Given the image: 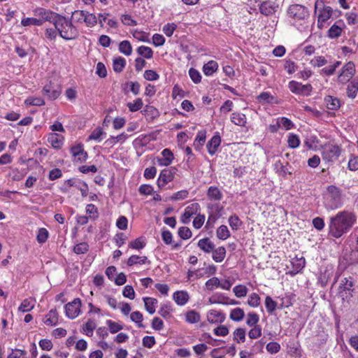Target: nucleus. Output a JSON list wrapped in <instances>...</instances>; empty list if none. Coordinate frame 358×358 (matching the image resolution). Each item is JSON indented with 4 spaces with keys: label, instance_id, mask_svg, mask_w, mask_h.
I'll return each mask as SVG.
<instances>
[{
    "label": "nucleus",
    "instance_id": "nucleus-35",
    "mask_svg": "<svg viewBox=\"0 0 358 358\" xmlns=\"http://www.w3.org/2000/svg\"><path fill=\"white\" fill-rule=\"evenodd\" d=\"M126 64V60L123 57H118L113 60V70L117 73H120L123 71Z\"/></svg>",
    "mask_w": 358,
    "mask_h": 358
},
{
    "label": "nucleus",
    "instance_id": "nucleus-9",
    "mask_svg": "<svg viewBox=\"0 0 358 358\" xmlns=\"http://www.w3.org/2000/svg\"><path fill=\"white\" fill-rule=\"evenodd\" d=\"M55 25V29L57 30L59 36L64 39H67V31L65 29L67 26V20L66 17L57 15L54 20L52 22Z\"/></svg>",
    "mask_w": 358,
    "mask_h": 358
},
{
    "label": "nucleus",
    "instance_id": "nucleus-52",
    "mask_svg": "<svg viewBox=\"0 0 358 358\" xmlns=\"http://www.w3.org/2000/svg\"><path fill=\"white\" fill-rule=\"evenodd\" d=\"M178 236L184 240L189 239L192 236V231L189 228L187 227H181L178 229Z\"/></svg>",
    "mask_w": 358,
    "mask_h": 358
},
{
    "label": "nucleus",
    "instance_id": "nucleus-49",
    "mask_svg": "<svg viewBox=\"0 0 358 358\" xmlns=\"http://www.w3.org/2000/svg\"><path fill=\"white\" fill-rule=\"evenodd\" d=\"M233 291L237 297L241 298L246 296L248 288L245 285H238L234 287Z\"/></svg>",
    "mask_w": 358,
    "mask_h": 358
},
{
    "label": "nucleus",
    "instance_id": "nucleus-64",
    "mask_svg": "<svg viewBox=\"0 0 358 358\" xmlns=\"http://www.w3.org/2000/svg\"><path fill=\"white\" fill-rule=\"evenodd\" d=\"M26 352L20 349L12 350L7 358H24Z\"/></svg>",
    "mask_w": 358,
    "mask_h": 358
},
{
    "label": "nucleus",
    "instance_id": "nucleus-20",
    "mask_svg": "<svg viewBox=\"0 0 358 358\" xmlns=\"http://www.w3.org/2000/svg\"><path fill=\"white\" fill-rule=\"evenodd\" d=\"M324 101L326 103L327 108L329 110H336L341 106L340 100L332 96H327L324 98Z\"/></svg>",
    "mask_w": 358,
    "mask_h": 358
},
{
    "label": "nucleus",
    "instance_id": "nucleus-32",
    "mask_svg": "<svg viewBox=\"0 0 358 358\" xmlns=\"http://www.w3.org/2000/svg\"><path fill=\"white\" fill-rule=\"evenodd\" d=\"M81 301L80 299H75L72 302H69V313H80Z\"/></svg>",
    "mask_w": 358,
    "mask_h": 358
},
{
    "label": "nucleus",
    "instance_id": "nucleus-61",
    "mask_svg": "<svg viewBox=\"0 0 358 358\" xmlns=\"http://www.w3.org/2000/svg\"><path fill=\"white\" fill-rule=\"evenodd\" d=\"M177 26L174 23H168L163 27V31L167 36H171Z\"/></svg>",
    "mask_w": 358,
    "mask_h": 358
},
{
    "label": "nucleus",
    "instance_id": "nucleus-14",
    "mask_svg": "<svg viewBox=\"0 0 358 358\" xmlns=\"http://www.w3.org/2000/svg\"><path fill=\"white\" fill-rule=\"evenodd\" d=\"M108 303L114 310H120L123 313H128L131 310V307L127 303H117L116 299L112 297H108Z\"/></svg>",
    "mask_w": 358,
    "mask_h": 358
},
{
    "label": "nucleus",
    "instance_id": "nucleus-41",
    "mask_svg": "<svg viewBox=\"0 0 358 358\" xmlns=\"http://www.w3.org/2000/svg\"><path fill=\"white\" fill-rule=\"evenodd\" d=\"M143 103L141 99H136L134 103L129 102L127 106L131 112L139 110L143 107Z\"/></svg>",
    "mask_w": 358,
    "mask_h": 358
},
{
    "label": "nucleus",
    "instance_id": "nucleus-27",
    "mask_svg": "<svg viewBox=\"0 0 358 358\" xmlns=\"http://www.w3.org/2000/svg\"><path fill=\"white\" fill-rule=\"evenodd\" d=\"M231 120L238 126L244 127L246 124V116L241 113H233Z\"/></svg>",
    "mask_w": 358,
    "mask_h": 358
},
{
    "label": "nucleus",
    "instance_id": "nucleus-59",
    "mask_svg": "<svg viewBox=\"0 0 358 358\" xmlns=\"http://www.w3.org/2000/svg\"><path fill=\"white\" fill-rule=\"evenodd\" d=\"M248 303L252 307L258 306L260 303L259 296L256 293H252L250 295Z\"/></svg>",
    "mask_w": 358,
    "mask_h": 358
},
{
    "label": "nucleus",
    "instance_id": "nucleus-5",
    "mask_svg": "<svg viewBox=\"0 0 358 358\" xmlns=\"http://www.w3.org/2000/svg\"><path fill=\"white\" fill-rule=\"evenodd\" d=\"M71 153L72 155V161L74 163H83L87 160L88 157L87 152L84 150L83 145L81 143L72 146L71 148Z\"/></svg>",
    "mask_w": 358,
    "mask_h": 358
},
{
    "label": "nucleus",
    "instance_id": "nucleus-6",
    "mask_svg": "<svg viewBox=\"0 0 358 358\" xmlns=\"http://www.w3.org/2000/svg\"><path fill=\"white\" fill-rule=\"evenodd\" d=\"M341 154V149L336 145H326L323 148L322 158L327 162H332L339 157Z\"/></svg>",
    "mask_w": 358,
    "mask_h": 358
},
{
    "label": "nucleus",
    "instance_id": "nucleus-16",
    "mask_svg": "<svg viewBox=\"0 0 358 358\" xmlns=\"http://www.w3.org/2000/svg\"><path fill=\"white\" fill-rule=\"evenodd\" d=\"M162 155L163 157L157 159L158 164L165 166L170 165L174 158L172 152L169 149L166 148L162 150Z\"/></svg>",
    "mask_w": 358,
    "mask_h": 358
},
{
    "label": "nucleus",
    "instance_id": "nucleus-28",
    "mask_svg": "<svg viewBox=\"0 0 358 358\" xmlns=\"http://www.w3.org/2000/svg\"><path fill=\"white\" fill-rule=\"evenodd\" d=\"M207 195L210 199L215 201H220L222 197V194L220 189L217 187L213 186L208 188Z\"/></svg>",
    "mask_w": 358,
    "mask_h": 358
},
{
    "label": "nucleus",
    "instance_id": "nucleus-60",
    "mask_svg": "<svg viewBox=\"0 0 358 358\" xmlns=\"http://www.w3.org/2000/svg\"><path fill=\"white\" fill-rule=\"evenodd\" d=\"M143 345L148 348H152L156 341L154 336H145L143 338Z\"/></svg>",
    "mask_w": 358,
    "mask_h": 358
},
{
    "label": "nucleus",
    "instance_id": "nucleus-48",
    "mask_svg": "<svg viewBox=\"0 0 358 358\" xmlns=\"http://www.w3.org/2000/svg\"><path fill=\"white\" fill-rule=\"evenodd\" d=\"M24 103L27 105L37 106H43L45 104L44 100L40 97H29L25 100Z\"/></svg>",
    "mask_w": 358,
    "mask_h": 358
},
{
    "label": "nucleus",
    "instance_id": "nucleus-33",
    "mask_svg": "<svg viewBox=\"0 0 358 358\" xmlns=\"http://www.w3.org/2000/svg\"><path fill=\"white\" fill-rule=\"evenodd\" d=\"M96 327V323L93 320H89L83 326V331L87 336H92Z\"/></svg>",
    "mask_w": 358,
    "mask_h": 358
},
{
    "label": "nucleus",
    "instance_id": "nucleus-24",
    "mask_svg": "<svg viewBox=\"0 0 358 358\" xmlns=\"http://www.w3.org/2000/svg\"><path fill=\"white\" fill-rule=\"evenodd\" d=\"M213 252V259L215 262H221L224 260L226 256V249L224 247H219L217 248H214Z\"/></svg>",
    "mask_w": 358,
    "mask_h": 358
},
{
    "label": "nucleus",
    "instance_id": "nucleus-53",
    "mask_svg": "<svg viewBox=\"0 0 358 358\" xmlns=\"http://www.w3.org/2000/svg\"><path fill=\"white\" fill-rule=\"evenodd\" d=\"M206 141V133L203 131H199L196 136V139L194 142V146L198 149L200 146L203 145Z\"/></svg>",
    "mask_w": 358,
    "mask_h": 358
},
{
    "label": "nucleus",
    "instance_id": "nucleus-45",
    "mask_svg": "<svg viewBox=\"0 0 358 358\" xmlns=\"http://www.w3.org/2000/svg\"><path fill=\"white\" fill-rule=\"evenodd\" d=\"M137 52L140 55H143L146 59H150L153 55V51L150 48L143 45L140 46Z\"/></svg>",
    "mask_w": 358,
    "mask_h": 358
},
{
    "label": "nucleus",
    "instance_id": "nucleus-39",
    "mask_svg": "<svg viewBox=\"0 0 358 358\" xmlns=\"http://www.w3.org/2000/svg\"><path fill=\"white\" fill-rule=\"evenodd\" d=\"M217 236L221 240H226L230 236V232L226 225H221L217 229Z\"/></svg>",
    "mask_w": 358,
    "mask_h": 358
},
{
    "label": "nucleus",
    "instance_id": "nucleus-22",
    "mask_svg": "<svg viewBox=\"0 0 358 358\" xmlns=\"http://www.w3.org/2000/svg\"><path fill=\"white\" fill-rule=\"evenodd\" d=\"M36 301L32 298L25 299L18 308V310L22 313L31 311L35 306Z\"/></svg>",
    "mask_w": 358,
    "mask_h": 358
},
{
    "label": "nucleus",
    "instance_id": "nucleus-1",
    "mask_svg": "<svg viewBox=\"0 0 358 358\" xmlns=\"http://www.w3.org/2000/svg\"><path fill=\"white\" fill-rule=\"evenodd\" d=\"M357 221L355 214L349 210H342L330 217L328 223L329 236L338 238L347 234Z\"/></svg>",
    "mask_w": 358,
    "mask_h": 358
},
{
    "label": "nucleus",
    "instance_id": "nucleus-12",
    "mask_svg": "<svg viewBox=\"0 0 358 358\" xmlns=\"http://www.w3.org/2000/svg\"><path fill=\"white\" fill-rule=\"evenodd\" d=\"M278 8V5L275 2L267 0L260 4L259 11L262 15L269 16L275 13Z\"/></svg>",
    "mask_w": 358,
    "mask_h": 358
},
{
    "label": "nucleus",
    "instance_id": "nucleus-30",
    "mask_svg": "<svg viewBox=\"0 0 358 358\" xmlns=\"http://www.w3.org/2000/svg\"><path fill=\"white\" fill-rule=\"evenodd\" d=\"M145 238L143 236L138 237L129 243V248L136 250L143 249L145 246Z\"/></svg>",
    "mask_w": 358,
    "mask_h": 358
},
{
    "label": "nucleus",
    "instance_id": "nucleus-4",
    "mask_svg": "<svg viewBox=\"0 0 358 358\" xmlns=\"http://www.w3.org/2000/svg\"><path fill=\"white\" fill-rule=\"evenodd\" d=\"M287 13L289 17L297 20H304L309 15L308 9L300 4H292L289 6Z\"/></svg>",
    "mask_w": 358,
    "mask_h": 358
},
{
    "label": "nucleus",
    "instance_id": "nucleus-18",
    "mask_svg": "<svg viewBox=\"0 0 358 358\" xmlns=\"http://www.w3.org/2000/svg\"><path fill=\"white\" fill-rule=\"evenodd\" d=\"M220 143L221 137L218 134L213 136L212 138L210 140V141L208 143V150L211 155H214L216 152L217 148L220 145Z\"/></svg>",
    "mask_w": 358,
    "mask_h": 358
},
{
    "label": "nucleus",
    "instance_id": "nucleus-63",
    "mask_svg": "<svg viewBox=\"0 0 358 358\" xmlns=\"http://www.w3.org/2000/svg\"><path fill=\"white\" fill-rule=\"evenodd\" d=\"M96 73L100 78H105L107 76V70L105 65L102 62H98L96 64Z\"/></svg>",
    "mask_w": 358,
    "mask_h": 358
},
{
    "label": "nucleus",
    "instance_id": "nucleus-7",
    "mask_svg": "<svg viewBox=\"0 0 358 358\" xmlns=\"http://www.w3.org/2000/svg\"><path fill=\"white\" fill-rule=\"evenodd\" d=\"M177 169L174 167L163 169L157 180V185L159 188L163 187L167 183L172 181L174 178V176L176 173Z\"/></svg>",
    "mask_w": 358,
    "mask_h": 358
},
{
    "label": "nucleus",
    "instance_id": "nucleus-36",
    "mask_svg": "<svg viewBox=\"0 0 358 358\" xmlns=\"http://www.w3.org/2000/svg\"><path fill=\"white\" fill-rule=\"evenodd\" d=\"M265 306L268 313H272L278 309V299L274 301L271 296H267L265 299Z\"/></svg>",
    "mask_w": 358,
    "mask_h": 358
},
{
    "label": "nucleus",
    "instance_id": "nucleus-51",
    "mask_svg": "<svg viewBox=\"0 0 358 358\" xmlns=\"http://www.w3.org/2000/svg\"><path fill=\"white\" fill-rule=\"evenodd\" d=\"M48 236L49 233L46 229L40 228L37 234V241L39 243H43L47 241Z\"/></svg>",
    "mask_w": 358,
    "mask_h": 358
},
{
    "label": "nucleus",
    "instance_id": "nucleus-58",
    "mask_svg": "<svg viewBox=\"0 0 358 358\" xmlns=\"http://www.w3.org/2000/svg\"><path fill=\"white\" fill-rule=\"evenodd\" d=\"M287 143L290 148H296L299 145L300 141L296 135L292 134L288 137Z\"/></svg>",
    "mask_w": 358,
    "mask_h": 358
},
{
    "label": "nucleus",
    "instance_id": "nucleus-13",
    "mask_svg": "<svg viewBox=\"0 0 358 358\" xmlns=\"http://www.w3.org/2000/svg\"><path fill=\"white\" fill-rule=\"evenodd\" d=\"M289 90L295 94H304L306 92H309L312 87L310 85H301V83L296 81H290L289 83Z\"/></svg>",
    "mask_w": 358,
    "mask_h": 358
},
{
    "label": "nucleus",
    "instance_id": "nucleus-11",
    "mask_svg": "<svg viewBox=\"0 0 358 358\" xmlns=\"http://www.w3.org/2000/svg\"><path fill=\"white\" fill-rule=\"evenodd\" d=\"M354 283L352 280V278H344L342 280V283L339 286V294L344 299H348V297L352 296V292H353Z\"/></svg>",
    "mask_w": 358,
    "mask_h": 358
},
{
    "label": "nucleus",
    "instance_id": "nucleus-37",
    "mask_svg": "<svg viewBox=\"0 0 358 358\" xmlns=\"http://www.w3.org/2000/svg\"><path fill=\"white\" fill-rule=\"evenodd\" d=\"M234 340L238 343H244L245 341V331L244 329L238 328L234 331Z\"/></svg>",
    "mask_w": 358,
    "mask_h": 358
},
{
    "label": "nucleus",
    "instance_id": "nucleus-56",
    "mask_svg": "<svg viewBox=\"0 0 358 358\" xmlns=\"http://www.w3.org/2000/svg\"><path fill=\"white\" fill-rule=\"evenodd\" d=\"M341 62L338 61L336 63H334L333 65L326 67L322 69V73L326 75V76H331L333 75L336 71V69L338 67L341 65Z\"/></svg>",
    "mask_w": 358,
    "mask_h": 358
},
{
    "label": "nucleus",
    "instance_id": "nucleus-50",
    "mask_svg": "<svg viewBox=\"0 0 358 358\" xmlns=\"http://www.w3.org/2000/svg\"><path fill=\"white\" fill-rule=\"evenodd\" d=\"M55 299L57 303H59V304H58L57 306L63 305V311L65 313H67V303H66V294L64 292H61L60 294L56 296Z\"/></svg>",
    "mask_w": 358,
    "mask_h": 358
},
{
    "label": "nucleus",
    "instance_id": "nucleus-62",
    "mask_svg": "<svg viewBox=\"0 0 358 358\" xmlns=\"http://www.w3.org/2000/svg\"><path fill=\"white\" fill-rule=\"evenodd\" d=\"M88 247L86 243H80L73 248V252L78 255L83 254L88 250Z\"/></svg>",
    "mask_w": 358,
    "mask_h": 358
},
{
    "label": "nucleus",
    "instance_id": "nucleus-25",
    "mask_svg": "<svg viewBox=\"0 0 358 358\" xmlns=\"http://www.w3.org/2000/svg\"><path fill=\"white\" fill-rule=\"evenodd\" d=\"M145 263L150 264V262L148 260V257L145 256L139 257L138 255H131L127 260V264L129 266H134L135 264H144Z\"/></svg>",
    "mask_w": 358,
    "mask_h": 358
},
{
    "label": "nucleus",
    "instance_id": "nucleus-3",
    "mask_svg": "<svg viewBox=\"0 0 358 358\" xmlns=\"http://www.w3.org/2000/svg\"><path fill=\"white\" fill-rule=\"evenodd\" d=\"M319 11L317 24L322 29L323 23L328 20L332 15L333 10L330 6H325L323 1L317 0L315 3V12Z\"/></svg>",
    "mask_w": 358,
    "mask_h": 358
},
{
    "label": "nucleus",
    "instance_id": "nucleus-43",
    "mask_svg": "<svg viewBox=\"0 0 358 358\" xmlns=\"http://www.w3.org/2000/svg\"><path fill=\"white\" fill-rule=\"evenodd\" d=\"M297 263L292 262L293 264V270L289 271L292 275L298 273L305 266V259L301 258L296 260Z\"/></svg>",
    "mask_w": 358,
    "mask_h": 358
},
{
    "label": "nucleus",
    "instance_id": "nucleus-57",
    "mask_svg": "<svg viewBox=\"0 0 358 358\" xmlns=\"http://www.w3.org/2000/svg\"><path fill=\"white\" fill-rule=\"evenodd\" d=\"M261 335H262V328L259 325L255 326L248 332V336L251 339H256V338L260 337Z\"/></svg>",
    "mask_w": 358,
    "mask_h": 358
},
{
    "label": "nucleus",
    "instance_id": "nucleus-29",
    "mask_svg": "<svg viewBox=\"0 0 358 358\" xmlns=\"http://www.w3.org/2000/svg\"><path fill=\"white\" fill-rule=\"evenodd\" d=\"M106 324L108 325L109 331L111 334H115L122 330L124 327L123 324L121 322H115L110 320L106 321Z\"/></svg>",
    "mask_w": 358,
    "mask_h": 358
},
{
    "label": "nucleus",
    "instance_id": "nucleus-55",
    "mask_svg": "<svg viewBox=\"0 0 358 358\" xmlns=\"http://www.w3.org/2000/svg\"><path fill=\"white\" fill-rule=\"evenodd\" d=\"M189 75L192 80L194 83H199L201 82V76L199 71H197L196 69L194 68H190V69L189 70Z\"/></svg>",
    "mask_w": 358,
    "mask_h": 358
},
{
    "label": "nucleus",
    "instance_id": "nucleus-54",
    "mask_svg": "<svg viewBox=\"0 0 358 358\" xmlns=\"http://www.w3.org/2000/svg\"><path fill=\"white\" fill-rule=\"evenodd\" d=\"M266 350L271 355L278 353L280 350V345L277 342H270L266 346Z\"/></svg>",
    "mask_w": 358,
    "mask_h": 358
},
{
    "label": "nucleus",
    "instance_id": "nucleus-8",
    "mask_svg": "<svg viewBox=\"0 0 358 358\" xmlns=\"http://www.w3.org/2000/svg\"><path fill=\"white\" fill-rule=\"evenodd\" d=\"M33 12L34 15L38 17L39 20H42V24L44 22H52L57 15L50 10L41 7L36 8Z\"/></svg>",
    "mask_w": 358,
    "mask_h": 358
},
{
    "label": "nucleus",
    "instance_id": "nucleus-40",
    "mask_svg": "<svg viewBox=\"0 0 358 358\" xmlns=\"http://www.w3.org/2000/svg\"><path fill=\"white\" fill-rule=\"evenodd\" d=\"M229 224L233 230H237L243 222L236 215H233L229 218Z\"/></svg>",
    "mask_w": 358,
    "mask_h": 358
},
{
    "label": "nucleus",
    "instance_id": "nucleus-23",
    "mask_svg": "<svg viewBox=\"0 0 358 358\" xmlns=\"http://www.w3.org/2000/svg\"><path fill=\"white\" fill-rule=\"evenodd\" d=\"M173 298L178 305L182 306L188 301L189 296L186 292L177 291L173 294Z\"/></svg>",
    "mask_w": 358,
    "mask_h": 358
},
{
    "label": "nucleus",
    "instance_id": "nucleus-19",
    "mask_svg": "<svg viewBox=\"0 0 358 358\" xmlns=\"http://www.w3.org/2000/svg\"><path fill=\"white\" fill-rule=\"evenodd\" d=\"M347 95L349 98L355 99L358 92V77L351 80L347 87Z\"/></svg>",
    "mask_w": 358,
    "mask_h": 358
},
{
    "label": "nucleus",
    "instance_id": "nucleus-15",
    "mask_svg": "<svg viewBox=\"0 0 358 358\" xmlns=\"http://www.w3.org/2000/svg\"><path fill=\"white\" fill-rule=\"evenodd\" d=\"M48 143L56 149L60 148L64 141V137L57 133H50L48 136Z\"/></svg>",
    "mask_w": 358,
    "mask_h": 358
},
{
    "label": "nucleus",
    "instance_id": "nucleus-31",
    "mask_svg": "<svg viewBox=\"0 0 358 358\" xmlns=\"http://www.w3.org/2000/svg\"><path fill=\"white\" fill-rule=\"evenodd\" d=\"M342 31L343 29L341 27L334 24L329 28L327 36L330 38H337L341 35Z\"/></svg>",
    "mask_w": 358,
    "mask_h": 358
},
{
    "label": "nucleus",
    "instance_id": "nucleus-42",
    "mask_svg": "<svg viewBox=\"0 0 358 358\" xmlns=\"http://www.w3.org/2000/svg\"><path fill=\"white\" fill-rule=\"evenodd\" d=\"M342 73L347 74V77H352L355 73V66L352 62H348L343 67Z\"/></svg>",
    "mask_w": 358,
    "mask_h": 358
},
{
    "label": "nucleus",
    "instance_id": "nucleus-47",
    "mask_svg": "<svg viewBox=\"0 0 358 358\" xmlns=\"http://www.w3.org/2000/svg\"><path fill=\"white\" fill-rule=\"evenodd\" d=\"M257 99L259 102L273 103L275 101V97L271 96L268 92L261 93Z\"/></svg>",
    "mask_w": 358,
    "mask_h": 358
},
{
    "label": "nucleus",
    "instance_id": "nucleus-38",
    "mask_svg": "<svg viewBox=\"0 0 358 358\" xmlns=\"http://www.w3.org/2000/svg\"><path fill=\"white\" fill-rule=\"evenodd\" d=\"M21 24L24 27H27L30 25L41 26L42 20H39L38 18L35 17H26L22 19Z\"/></svg>",
    "mask_w": 358,
    "mask_h": 358
},
{
    "label": "nucleus",
    "instance_id": "nucleus-10",
    "mask_svg": "<svg viewBox=\"0 0 358 358\" xmlns=\"http://www.w3.org/2000/svg\"><path fill=\"white\" fill-rule=\"evenodd\" d=\"M61 87L50 81L48 84L45 85L43 89V93L50 99H56L61 94Z\"/></svg>",
    "mask_w": 358,
    "mask_h": 358
},
{
    "label": "nucleus",
    "instance_id": "nucleus-21",
    "mask_svg": "<svg viewBox=\"0 0 358 358\" xmlns=\"http://www.w3.org/2000/svg\"><path fill=\"white\" fill-rule=\"evenodd\" d=\"M143 301L145 303V310L148 313H155L156 308L158 306V301L156 299L152 297H144Z\"/></svg>",
    "mask_w": 358,
    "mask_h": 358
},
{
    "label": "nucleus",
    "instance_id": "nucleus-46",
    "mask_svg": "<svg viewBox=\"0 0 358 358\" xmlns=\"http://www.w3.org/2000/svg\"><path fill=\"white\" fill-rule=\"evenodd\" d=\"M58 315H45L43 322L48 326H55L58 322Z\"/></svg>",
    "mask_w": 358,
    "mask_h": 358
},
{
    "label": "nucleus",
    "instance_id": "nucleus-2",
    "mask_svg": "<svg viewBox=\"0 0 358 358\" xmlns=\"http://www.w3.org/2000/svg\"><path fill=\"white\" fill-rule=\"evenodd\" d=\"M324 200V204L327 209L334 210L339 208L342 205L341 189L334 185L328 186Z\"/></svg>",
    "mask_w": 358,
    "mask_h": 358
},
{
    "label": "nucleus",
    "instance_id": "nucleus-44",
    "mask_svg": "<svg viewBox=\"0 0 358 358\" xmlns=\"http://www.w3.org/2000/svg\"><path fill=\"white\" fill-rule=\"evenodd\" d=\"M292 304L291 299L288 296L278 298V309L288 308Z\"/></svg>",
    "mask_w": 358,
    "mask_h": 358
},
{
    "label": "nucleus",
    "instance_id": "nucleus-17",
    "mask_svg": "<svg viewBox=\"0 0 358 358\" xmlns=\"http://www.w3.org/2000/svg\"><path fill=\"white\" fill-rule=\"evenodd\" d=\"M197 245L201 250L207 253L211 252L215 247L209 238L199 240Z\"/></svg>",
    "mask_w": 358,
    "mask_h": 358
},
{
    "label": "nucleus",
    "instance_id": "nucleus-26",
    "mask_svg": "<svg viewBox=\"0 0 358 358\" xmlns=\"http://www.w3.org/2000/svg\"><path fill=\"white\" fill-rule=\"evenodd\" d=\"M218 64L217 62L211 60L205 64L203 66V71L206 76H211L217 70Z\"/></svg>",
    "mask_w": 358,
    "mask_h": 358
},
{
    "label": "nucleus",
    "instance_id": "nucleus-34",
    "mask_svg": "<svg viewBox=\"0 0 358 358\" xmlns=\"http://www.w3.org/2000/svg\"><path fill=\"white\" fill-rule=\"evenodd\" d=\"M119 50L122 54L129 56L132 52V47L128 41H123L119 44Z\"/></svg>",
    "mask_w": 358,
    "mask_h": 358
}]
</instances>
